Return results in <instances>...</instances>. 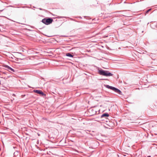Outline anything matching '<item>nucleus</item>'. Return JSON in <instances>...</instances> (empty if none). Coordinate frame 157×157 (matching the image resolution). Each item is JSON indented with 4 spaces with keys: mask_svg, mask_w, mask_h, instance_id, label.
Returning a JSON list of instances; mask_svg holds the SVG:
<instances>
[{
    "mask_svg": "<svg viewBox=\"0 0 157 157\" xmlns=\"http://www.w3.org/2000/svg\"><path fill=\"white\" fill-rule=\"evenodd\" d=\"M105 87L108 89L112 90L114 91L115 92L121 95L122 94V92L120 90L116 87L109 86V85H105Z\"/></svg>",
    "mask_w": 157,
    "mask_h": 157,
    "instance_id": "obj_1",
    "label": "nucleus"
},
{
    "mask_svg": "<svg viewBox=\"0 0 157 157\" xmlns=\"http://www.w3.org/2000/svg\"><path fill=\"white\" fill-rule=\"evenodd\" d=\"M99 73L100 75L105 76H112L113 74L110 73L109 71L101 70L99 71Z\"/></svg>",
    "mask_w": 157,
    "mask_h": 157,
    "instance_id": "obj_2",
    "label": "nucleus"
},
{
    "mask_svg": "<svg viewBox=\"0 0 157 157\" xmlns=\"http://www.w3.org/2000/svg\"><path fill=\"white\" fill-rule=\"evenodd\" d=\"M52 21V19L50 18L48 19L44 18L43 19L42 21V22L43 23L47 25H48L51 23Z\"/></svg>",
    "mask_w": 157,
    "mask_h": 157,
    "instance_id": "obj_3",
    "label": "nucleus"
},
{
    "mask_svg": "<svg viewBox=\"0 0 157 157\" xmlns=\"http://www.w3.org/2000/svg\"><path fill=\"white\" fill-rule=\"evenodd\" d=\"M34 92L39 94H41L42 96H45V94L41 90H34Z\"/></svg>",
    "mask_w": 157,
    "mask_h": 157,
    "instance_id": "obj_4",
    "label": "nucleus"
},
{
    "mask_svg": "<svg viewBox=\"0 0 157 157\" xmlns=\"http://www.w3.org/2000/svg\"><path fill=\"white\" fill-rule=\"evenodd\" d=\"M4 67L5 68V69L8 70L10 72H14V70L11 67H9V66L7 65H5L4 66Z\"/></svg>",
    "mask_w": 157,
    "mask_h": 157,
    "instance_id": "obj_5",
    "label": "nucleus"
},
{
    "mask_svg": "<svg viewBox=\"0 0 157 157\" xmlns=\"http://www.w3.org/2000/svg\"><path fill=\"white\" fill-rule=\"evenodd\" d=\"M109 116V115L108 114V113H105L101 115V118H102L103 117H105L106 118L107 117H108Z\"/></svg>",
    "mask_w": 157,
    "mask_h": 157,
    "instance_id": "obj_6",
    "label": "nucleus"
},
{
    "mask_svg": "<svg viewBox=\"0 0 157 157\" xmlns=\"http://www.w3.org/2000/svg\"><path fill=\"white\" fill-rule=\"evenodd\" d=\"M66 55L67 56H68L69 57H73V56L69 53H67Z\"/></svg>",
    "mask_w": 157,
    "mask_h": 157,
    "instance_id": "obj_7",
    "label": "nucleus"
},
{
    "mask_svg": "<svg viewBox=\"0 0 157 157\" xmlns=\"http://www.w3.org/2000/svg\"><path fill=\"white\" fill-rule=\"evenodd\" d=\"M151 10V9H149L148 10H147V13L149 11H150Z\"/></svg>",
    "mask_w": 157,
    "mask_h": 157,
    "instance_id": "obj_8",
    "label": "nucleus"
},
{
    "mask_svg": "<svg viewBox=\"0 0 157 157\" xmlns=\"http://www.w3.org/2000/svg\"><path fill=\"white\" fill-rule=\"evenodd\" d=\"M147 157H151V156H148Z\"/></svg>",
    "mask_w": 157,
    "mask_h": 157,
    "instance_id": "obj_9",
    "label": "nucleus"
},
{
    "mask_svg": "<svg viewBox=\"0 0 157 157\" xmlns=\"http://www.w3.org/2000/svg\"><path fill=\"white\" fill-rule=\"evenodd\" d=\"M1 81H0V84H1Z\"/></svg>",
    "mask_w": 157,
    "mask_h": 157,
    "instance_id": "obj_10",
    "label": "nucleus"
},
{
    "mask_svg": "<svg viewBox=\"0 0 157 157\" xmlns=\"http://www.w3.org/2000/svg\"><path fill=\"white\" fill-rule=\"evenodd\" d=\"M64 79H63V80H64Z\"/></svg>",
    "mask_w": 157,
    "mask_h": 157,
    "instance_id": "obj_11",
    "label": "nucleus"
},
{
    "mask_svg": "<svg viewBox=\"0 0 157 157\" xmlns=\"http://www.w3.org/2000/svg\"><path fill=\"white\" fill-rule=\"evenodd\" d=\"M102 79V80H103L104 79Z\"/></svg>",
    "mask_w": 157,
    "mask_h": 157,
    "instance_id": "obj_12",
    "label": "nucleus"
}]
</instances>
